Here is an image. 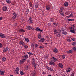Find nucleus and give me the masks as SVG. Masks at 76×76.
I'll return each instance as SVG.
<instances>
[{"mask_svg": "<svg viewBox=\"0 0 76 76\" xmlns=\"http://www.w3.org/2000/svg\"><path fill=\"white\" fill-rule=\"evenodd\" d=\"M0 37L3 38H6V37L5 34H4L0 32Z\"/></svg>", "mask_w": 76, "mask_h": 76, "instance_id": "obj_1", "label": "nucleus"}, {"mask_svg": "<svg viewBox=\"0 0 76 76\" xmlns=\"http://www.w3.org/2000/svg\"><path fill=\"white\" fill-rule=\"evenodd\" d=\"M13 14L14 16H13L12 17V18L13 19H16L17 17H18V15H17V14H16L15 12H14L13 13Z\"/></svg>", "mask_w": 76, "mask_h": 76, "instance_id": "obj_2", "label": "nucleus"}, {"mask_svg": "<svg viewBox=\"0 0 76 76\" xmlns=\"http://www.w3.org/2000/svg\"><path fill=\"white\" fill-rule=\"evenodd\" d=\"M27 29H28L29 30H30L31 31H32V30H34V28L32 27L31 26H26Z\"/></svg>", "mask_w": 76, "mask_h": 76, "instance_id": "obj_3", "label": "nucleus"}, {"mask_svg": "<svg viewBox=\"0 0 76 76\" xmlns=\"http://www.w3.org/2000/svg\"><path fill=\"white\" fill-rule=\"evenodd\" d=\"M51 61L53 62L57 61V58L54 57H52L51 58Z\"/></svg>", "mask_w": 76, "mask_h": 76, "instance_id": "obj_4", "label": "nucleus"}, {"mask_svg": "<svg viewBox=\"0 0 76 76\" xmlns=\"http://www.w3.org/2000/svg\"><path fill=\"white\" fill-rule=\"evenodd\" d=\"M28 21L29 22V23H33L34 21L32 20V19L31 17H30L28 19Z\"/></svg>", "mask_w": 76, "mask_h": 76, "instance_id": "obj_5", "label": "nucleus"}, {"mask_svg": "<svg viewBox=\"0 0 76 76\" xmlns=\"http://www.w3.org/2000/svg\"><path fill=\"white\" fill-rule=\"evenodd\" d=\"M35 31H39V32H42L43 31L40 29V28L37 27L35 29Z\"/></svg>", "mask_w": 76, "mask_h": 76, "instance_id": "obj_6", "label": "nucleus"}, {"mask_svg": "<svg viewBox=\"0 0 76 76\" xmlns=\"http://www.w3.org/2000/svg\"><path fill=\"white\" fill-rule=\"evenodd\" d=\"M19 43L20 45H22L23 46L25 45V43L23 42V41H20L19 42Z\"/></svg>", "mask_w": 76, "mask_h": 76, "instance_id": "obj_7", "label": "nucleus"}, {"mask_svg": "<svg viewBox=\"0 0 76 76\" xmlns=\"http://www.w3.org/2000/svg\"><path fill=\"white\" fill-rule=\"evenodd\" d=\"M49 65L50 66L53 65V66H54L55 65V63L53 61H51L49 63Z\"/></svg>", "mask_w": 76, "mask_h": 76, "instance_id": "obj_8", "label": "nucleus"}, {"mask_svg": "<svg viewBox=\"0 0 76 76\" xmlns=\"http://www.w3.org/2000/svg\"><path fill=\"white\" fill-rule=\"evenodd\" d=\"M5 73V71L4 70L2 71V70H0V74L1 75H4V73Z\"/></svg>", "mask_w": 76, "mask_h": 76, "instance_id": "obj_9", "label": "nucleus"}, {"mask_svg": "<svg viewBox=\"0 0 76 76\" xmlns=\"http://www.w3.org/2000/svg\"><path fill=\"white\" fill-rule=\"evenodd\" d=\"M24 60H26L28 58V56L27 55H25L23 56Z\"/></svg>", "mask_w": 76, "mask_h": 76, "instance_id": "obj_10", "label": "nucleus"}, {"mask_svg": "<svg viewBox=\"0 0 76 76\" xmlns=\"http://www.w3.org/2000/svg\"><path fill=\"white\" fill-rule=\"evenodd\" d=\"M20 69L19 67L16 68L15 71L17 74H19V71Z\"/></svg>", "mask_w": 76, "mask_h": 76, "instance_id": "obj_11", "label": "nucleus"}, {"mask_svg": "<svg viewBox=\"0 0 76 76\" xmlns=\"http://www.w3.org/2000/svg\"><path fill=\"white\" fill-rule=\"evenodd\" d=\"M46 68L48 69V70H50V71H51V72H53V69H51V68L48 67V66H46Z\"/></svg>", "mask_w": 76, "mask_h": 76, "instance_id": "obj_12", "label": "nucleus"}, {"mask_svg": "<svg viewBox=\"0 0 76 76\" xmlns=\"http://www.w3.org/2000/svg\"><path fill=\"white\" fill-rule=\"evenodd\" d=\"M31 63L33 66H34V65L35 64V59H34V58H33L32 59Z\"/></svg>", "mask_w": 76, "mask_h": 76, "instance_id": "obj_13", "label": "nucleus"}, {"mask_svg": "<svg viewBox=\"0 0 76 76\" xmlns=\"http://www.w3.org/2000/svg\"><path fill=\"white\" fill-rule=\"evenodd\" d=\"M7 7H6L5 6H4L2 8L3 10V11H4V12L6 11V10H7Z\"/></svg>", "mask_w": 76, "mask_h": 76, "instance_id": "obj_14", "label": "nucleus"}, {"mask_svg": "<svg viewBox=\"0 0 76 76\" xmlns=\"http://www.w3.org/2000/svg\"><path fill=\"white\" fill-rule=\"evenodd\" d=\"M31 74H32V76H35V74H36V72L34 70L31 72Z\"/></svg>", "mask_w": 76, "mask_h": 76, "instance_id": "obj_15", "label": "nucleus"}, {"mask_svg": "<svg viewBox=\"0 0 76 76\" xmlns=\"http://www.w3.org/2000/svg\"><path fill=\"white\" fill-rule=\"evenodd\" d=\"M70 29L71 30H75V26L74 25H71Z\"/></svg>", "mask_w": 76, "mask_h": 76, "instance_id": "obj_16", "label": "nucleus"}, {"mask_svg": "<svg viewBox=\"0 0 76 76\" xmlns=\"http://www.w3.org/2000/svg\"><path fill=\"white\" fill-rule=\"evenodd\" d=\"M73 14L71 13L69 16H67V18H72V17H73Z\"/></svg>", "mask_w": 76, "mask_h": 76, "instance_id": "obj_17", "label": "nucleus"}, {"mask_svg": "<svg viewBox=\"0 0 76 76\" xmlns=\"http://www.w3.org/2000/svg\"><path fill=\"white\" fill-rule=\"evenodd\" d=\"M8 51V48H4L3 50V52L4 53H6L7 51Z\"/></svg>", "mask_w": 76, "mask_h": 76, "instance_id": "obj_18", "label": "nucleus"}, {"mask_svg": "<svg viewBox=\"0 0 76 76\" xmlns=\"http://www.w3.org/2000/svg\"><path fill=\"white\" fill-rule=\"evenodd\" d=\"M53 32L54 34H56L58 32V31H57V29H55L53 31Z\"/></svg>", "mask_w": 76, "mask_h": 76, "instance_id": "obj_19", "label": "nucleus"}, {"mask_svg": "<svg viewBox=\"0 0 76 76\" xmlns=\"http://www.w3.org/2000/svg\"><path fill=\"white\" fill-rule=\"evenodd\" d=\"M6 60V58L5 57H4L2 59V61L3 62H5Z\"/></svg>", "mask_w": 76, "mask_h": 76, "instance_id": "obj_20", "label": "nucleus"}, {"mask_svg": "<svg viewBox=\"0 0 76 76\" xmlns=\"http://www.w3.org/2000/svg\"><path fill=\"white\" fill-rule=\"evenodd\" d=\"M46 9L47 10H49L50 9V6L48 5H47L45 7Z\"/></svg>", "mask_w": 76, "mask_h": 76, "instance_id": "obj_21", "label": "nucleus"}, {"mask_svg": "<svg viewBox=\"0 0 76 76\" xmlns=\"http://www.w3.org/2000/svg\"><path fill=\"white\" fill-rule=\"evenodd\" d=\"M24 61H24V59H22V60H21L20 61V64H22V63H24Z\"/></svg>", "mask_w": 76, "mask_h": 76, "instance_id": "obj_22", "label": "nucleus"}, {"mask_svg": "<svg viewBox=\"0 0 76 76\" xmlns=\"http://www.w3.org/2000/svg\"><path fill=\"white\" fill-rule=\"evenodd\" d=\"M58 65L59 67H61V68H63V65H62L61 63L59 64Z\"/></svg>", "mask_w": 76, "mask_h": 76, "instance_id": "obj_23", "label": "nucleus"}, {"mask_svg": "<svg viewBox=\"0 0 76 76\" xmlns=\"http://www.w3.org/2000/svg\"><path fill=\"white\" fill-rule=\"evenodd\" d=\"M66 72L69 73V72H70V68H67V69L66 70Z\"/></svg>", "mask_w": 76, "mask_h": 76, "instance_id": "obj_24", "label": "nucleus"}, {"mask_svg": "<svg viewBox=\"0 0 76 76\" xmlns=\"http://www.w3.org/2000/svg\"><path fill=\"white\" fill-rule=\"evenodd\" d=\"M56 36L57 37H60L61 36V34H60V32H58L56 34Z\"/></svg>", "mask_w": 76, "mask_h": 76, "instance_id": "obj_25", "label": "nucleus"}, {"mask_svg": "<svg viewBox=\"0 0 76 76\" xmlns=\"http://www.w3.org/2000/svg\"><path fill=\"white\" fill-rule=\"evenodd\" d=\"M53 51L54 53H57L58 52V50L57 48H55L53 50Z\"/></svg>", "mask_w": 76, "mask_h": 76, "instance_id": "obj_26", "label": "nucleus"}, {"mask_svg": "<svg viewBox=\"0 0 76 76\" xmlns=\"http://www.w3.org/2000/svg\"><path fill=\"white\" fill-rule=\"evenodd\" d=\"M19 32H25V30L22 28L20 29L19 30Z\"/></svg>", "mask_w": 76, "mask_h": 76, "instance_id": "obj_27", "label": "nucleus"}, {"mask_svg": "<svg viewBox=\"0 0 76 76\" xmlns=\"http://www.w3.org/2000/svg\"><path fill=\"white\" fill-rule=\"evenodd\" d=\"M72 30L71 29L70 30V31L71 32H72V33H73L74 34H76V32L74 30Z\"/></svg>", "mask_w": 76, "mask_h": 76, "instance_id": "obj_28", "label": "nucleus"}, {"mask_svg": "<svg viewBox=\"0 0 76 76\" xmlns=\"http://www.w3.org/2000/svg\"><path fill=\"white\" fill-rule=\"evenodd\" d=\"M29 13V10L28 9H27L26 10V14L28 15Z\"/></svg>", "mask_w": 76, "mask_h": 76, "instance_id": "obj_29", "label": "nucleus"}, {"mask_svg": "<svg viewBox=\"0 0 76 76\" xmlns=\"http://www.w3.org/2000/svg\"><path fill=\"white\" fill-rule=\"evenodd\" d=\"M67 40L69 42H70L72 40V39L70 37H69L67 38Z\"/></svg>", "mask_w": 76, "mask_h": 76, "instance_id": "obj_30", "label": "nucleus"}, {"mask_svg": "<svg viewBox=\"0 0 76 76\" xmlns=\"http://www.w3.org/2000/svg\"><path fill=\"white\" fill-rule=\"evenodd\" d=\"M24 47V48H26L27 49V48H28V46L27 45H26L25 44L23 46Z\"/></svg>", "mask_w": 76, "mask_h": 76, "instance_id": "obj_31", "label": "nucleus"}, {"mask_svg": "<svg viewBox=\"0 0 76 76\" xmlns=\"http://www.w3.org/2000/svg\"><path fill=\"white\" fill-rule=\"evenodd\" d=\"M62 35H66V34H67V32L66 31H64L63 32V33H62Z\"/></svg>", "mask_w": 76, "mask_h": 76, "instance_id": "obj_32", "label": "nucleus"}, {"mask_svg": "<svg viewBox=\"0 0 76 76\" xmlns=\"http://www.w3.org/2000/svg\"><path fill=\"white\" fill-rule=\"evenodd\" d=\"M38 37V38L39 39L41 38V34H39L37 36Z\"/></svg>", "mask_w": 76, "mask_h": 76, "instance_id": "obj_33", "label": "nucleus"}, {"mask_svg": "<svg viewBox=\"0 0 76 76\" xmlns=\"http://www.w3.org/2000/svg\"><path fill=\"white\" fill-rule=\"evenodd\" d=\"M25 40L26 42H29V39L27 38H26L25 39Z\"/></svg>", "mask_w": 76, "mask_h": 76, "instance_id": "obj_34", "label": "nucleus"}, {"mask_svg": "<svg viewBox=\"0 0 76 76\" xmlns=\"http://www.w3.org/2000/svg\"><path fill=\"white\" fill-rule=\"evenodd\" d=\"M69 5V4H68V2H66L64 3V6H67Z\"/></svg>", "mask_w": 76, "mask_h": 76, "instance_id": "obj_35", "label": "nucleus"}, {"mask_svg": "<svg viewBox=\"0 0 76 76\" xmlns=\"http://www.w3.org/2000/svg\"><path fill=\"white\" fill-rule=\"evenodd\" d=\"M60 14L61 15V16H64V12H60Z\"/></svg>", "mask_w": 76, "mask_h": 76, "instance_id": "obj_36", "label": "nucleus"}, {"mask_svg": "<svg viewBox=\"0 0 76 76\" xmlns=\"http://www.w3.org/2000/svg\"><path fill=\"white\" fill-rule=\"evenodd\" d=\"M40 39L41 40V42H43L45 40V39H44V38H42Z\"/></svg>", "mask_w": 76, "mask_h": 76, "instance_id": "obj_37", "label": "nucleus"}, {"mask_svg": "<svg viewBox=\"0 0 76 76\" xmlns=\"http://www.w3.org/2000/svg\"><path fill=\"white\" fill-rule=\"evenodd\" d=\"M26 70H28L29 68V65H27L26 66Z\"/></svg>", "mask_w": 76, "mask_h": 76, "instance_id": "obj_38", "label": "nucleus"}, {"mask_svg": "<svg viewBox=\"0 0 76 76\" xmlns=\"http://www.w3.org/2000/svg\"><path fill=\"white\" fill-rule=\"evenodd\" d=\"M63 9H62V8H60V10H59V13H61V12H63Z\"/></svg>", "mask_w": 76, "mask_h": 76, "instance_id": "obj_39", "label": "nucleus"}, {"mask_svg": "<svg viewBox=\"0 0 76 76\" xmlns=\"http://www.w3.org/2000/svg\"><path fill=\"white\" fill-rule=\"evenodd\" d=\"M39 6V5L38 4H36L35 5L36 8V9H37V8Z\"/></svg>", "mask_w": 76, "mask_h": 76, "instance_id": "obj_40", "label": "nucleus"}, {"mask_svg": "<svg viewBox=\"0 0 76 76\" xmlns=\"http://www.w3.org/2000/svg\"><path fill=\"white\" fill-rule=\"evenodd\" d=\"M6 2L7 3H10V1L9 0H7L6 1Z\"/></svg>", "mask_w": 76, "mask_h": 76, "instance_id": "obj_41", "label": "nucleus"}, {"mask_svg": "<svg viewBox=\"0 0 76 76\" xmlns=\"http://www.w3.org/2000/svg\"><path fill=\"white\" fill-rule=\"evenodd\" d=\"M62 57L63 59H64V58H65V57H66V56H65V55H63L62 56Z\"/></svg>", "mask_w": 76, "mask_h": 76, "instance_id": "obj_42", "label": "nucleus"}, {"mask_svg": "<svg viewBox=\"0 0 76 76\" xmlns=\"http://www.w3.org/2000/svg\"><path fill=\"white\" fill-rule=\"evenodd\" d=\"M72 53V50H69L67 51L68 54H70V53Z\"/></svg>", "mask_w": 76, "mask_h": 76, "instance_id": "obj_43", "label": "nucleus"}, {"mask_svg": "<svg viewBox=\"0 0 76 76\" xmlns=\"http://www.w3.org/2000/svg\"><path fill=\"white\" fill-rule=\"evenodd\" d=\"M20 74V75H24V73L23 72V71H21Z\"/></svg>", "mask_w": 76, "mask_h": 76, "instance_id": "obj_44", "label": "nucleus"}, {"mask_svg": "<svg viewBox=\"0 0 76 76\" xmlns=\"http://www.w3.org/2000/svg\"><path fill=\"white\" fill-rule=\"evenodd\" d=\"M69 21H74V20L72 19H68Z\"/></svg>", "mask_w": 76, "mask_h": 76, "instance_id": "obj_45", "label": "nucleus"}, {"mask_svg": "<svg viewBox=\"0 0 76 76\" xmlns=\"http://www.w3.org/2000/svg\"><path fill=\"white\" fill-rule=\"evenodd\" d=\"M73 50H74V51H76V47H74L73 48Z\"/></svg>", "mask_w": 76, "mask_h": 76, "instance_id": "obj_46", "label": "nucleus"}, {"mask_svg": "<svg viewBox=\"0 0 76 76\" xmlns=\"http://www.w3.org/2000/svg\"><path fill=\"white\" fill-rule=\"evenodd\" d=\"M3 47V45L1 43H0V48H1Z\"/></svg>", "mask_w": 76, "mask_h": 76, "instance_id": "obj_47", "label": "nucleus"}, {"mask_svg": "<svg viewBox=\"0 0 76 76\" xmlns=\"http://www.w3.org/2000/svg\"><path fill=\"white\" fill-rule=\"evenodd\" d=\"M53 18H50V21L52 22H53Z\"/></svg>", "mask_w": 76, "mask_h": 76, "instance_id": "obj_48", "label": "nucleus"}, {"mask_svg": "<svg viewBox=\"0 0 76 76\" xmlns=\"http://www.w3.org/2000/svg\"><path fill=\"white\" fill-rule=\"evenodd\" d=\"M39 48H42V49L44 48V46H40Z\"/></svg>", "mask_w": 76, "mask_h": 76, "instance_id": "obj_49", "label": "nucleus"}, {"mask_svg": "<svg viewBox=\"0 0 76 76\" xmlns=\"http://www.w3.org/2000/svg\"><path fill=\"white\" fill-rule=\"evenodd\" d=\"M61 31H62V33H63V32H64V29L62 28V29H61Z\"/></svg>", "mask_w": 76, "mask_h": 76, "instance_id": "obj_50", "label": "nucleus"}, {"mask_svg": "<svg viewBox=\"0 0 76 76\" xmlns=\"http://www.w3.org/2000/svg\"><path fill=\"white\" fill-rule=\"evenodd\" d=\"M35 47H38V44H36L34 45Z\"/></svg>", "mask_w": 76, "mask_h": 76, "instance_id": "obj_51", "label": "nucleus"}, {"mask_svg": "<svg viewBox=\"0 0 76 76\" xmlns=\"http://www.w3.org/2000/svg\"><path fill=\"white\" fill-rule=\"evenodd\" d=\"M27 53H28V54H29V55H31V53L30 52H27Z\"/></svg>", "mask_w": 76, "mask_h": 76, "instance_id": "obj_52", "label": "nucleus"}, {"mask_svg": "<svg viewBox=\"0 0 76 76\" xmlns=\"http://www.w3.org/2000/svg\"><path fill=\"white\" fill-rule=\"evenodd\" d=\"M35 69H36V66H37V64H35V65H34Z\"/></svg>", "mask_w": 76, "mask_h": 76, "instance_id": "obj_53", "label": "nucleus"}, {"mask_svg": "<svg viewBox=\"0 0 76 76\" xmlns=\"http://www.w3.org/2000/svg\"><path fill=\"white\" fill-rule=\"evenodd\" d=\"M3 19V18L2 17H0V20H2Z\"/></svg>", "mask_w": 76, "mask_h": 76, "instance_id": "obj_54", "label": "nucleus"}, {"mask_svg": "<svg viewBox=\"0 0 76 76\" xmlns=\"http://www.w3.org/2000/svg\"><path fill=\"white\" fill-rule=\"evenodd\" d=\"M72 41H75V38L72 39Z\"/></svg>", "mask_w": 76, "mask_h": 76, "instance_id": "obj_55", "label": "nucleus"}, {"mask_svg": "<svg viewBox=\"0 0 76 76\" xmlns=\"http://www.w3.org/2000/svg\"><path fill=\"white\" fill-rule=\"evenodd\" d=\"M29 60H28L27 61V63H29Z\"/></svg>", "mask_w": 76, "mask_h": 76, "instance_id": "obj_56", "label": "nucleus"}, {"mask_svg": "<svg viewBox=\"0 0 76 76\" xmlns=\"http://www.w3.org/2000/svg\"><path fill=\"white\" fill-rule=\"evenodd\" d=\"M74 44H75V42H73V43H72V45H74Z\"/></svg>", "mask_w": 76, "mask_h": 76, "instance_id": "obj_57", "label": "nucleus"}, {"mask_svg": "<svg viewBox=\"0 0 76 76\" xmlns=\"http://www.w3.org/2000/svg\"><path fill=\"white\" fill-rule=\"evenodd\" d=\"M30 7H32V4H30Z\"/></svg>", "mask_w": 76, "mask_h": 76, "instance_id": "obj_58", "label": "nucleus"}, {"mask_svg": "<svg viewBox=\"0 0 76 76\" xmlns=\"http://www.w3.org/2000/svg\"><path fill=\"white\" fill-rule=\"evenodd\" d=\"M34 54L33 53H31L30 54V55H32V56H33Z\"/></svg>", "mask_w": 76, "mask_h": 76, "instance_id": "obj_59", "label": "nucleus"}, {"mask_svg": "<svg viewBox=\"0 0 76 76\" xmlns=\"http://www.w3.org/2000/svg\"><path fill=\"white\" fill-rule=\"evenodd\" d=\"M38 42H41V39H40V40H38Z\"/></svg>", "mask_w": 76, "mask_h": 76, "instance_id": "obj_60", "label": "nucleus"}, {"mask_svg": "<svg viewBox=\"0 0 76 76\" xmlns=\"http://www.w3.org/2000/svg\"><path fill=\"white\" fill-rule=\"evenodd\" d=\"M10 76H13V75H11Z\"/></svg>", "mask_w": 76, "mask_h": 76, "instance_id": "obj_61", "label": "nucleus"}, {"mask_svg": "<svg viewBox=\"0 0 76 76\" xmlns=\"http://www.w3.org/2000/svg\"><path fill=\"white\" fill-rule=\"evenodd\" d=\"M45 44H47V43H45Z\"/></svg>", "mask_w": 76, "mask_h": 76, "instance_id": "obj_62", "label": "nucleus"}, {"mask_svg": "<svg viewBox=\"0 0 76 76\" xmlns=\"http://www.w3.org/2000/svg\"><path fill=\"white\" fill-rule=\"evenodd\" d=\"M53 24H55V23H53Z\"/></svg>", "mask_w": 76, "mask_h": 76, "instance_id": "obj_63", "label": "nucleus"}, {"mask_svg": "<svg viewBox=\"0 0 76 76\" xmlns=\"http://www.w3.org/2000/svg\"><path fill=\"white\" fill-rule=\"evenodd\" d=\"M33 45V46H34V45Z\"/></svg>", "mask_w": 76, "mask_h": 76, "instance_id": "obj_64", "label": "nucleus"}]
</instances>
